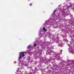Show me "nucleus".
I'll return each mask as SVG.
<instances>
[{"label": "nucleus", "mask_w": 74, "mask_h": 74, "mask_svg": "<svg viewBox=\"0 0 74 74\" xmlns=\"http://www.w3.org/2000/svg\"><path fill=\"white\" fill-rule=\"evenodd\" d=\"M57 56H56V57H55V58H59V56H60V54H57Z\"/></svg>", "instance_id": "2"}, {"label": "nucleus", "mask_w": 74, "mask_h": 74, "mask_svg": "<svg viewBox=\"0 0 74 74\" xmlns=\"http://www.w3.org/2000/svg\"><path fill=\"white\" fill-rule=\"evenodd\" d=\"M37 45V44L36 43L34 44V47H36Z\"/></svg>", "instance_id": "7"}, {"label": "nucleus", "mask_w": 74, "mask_h": 74, "mask_svg": "<svg viewBox=\"0 0 74 74\" xmlns=\"http://www.w3.org/2000/svg\"><path fill=\"white\" fill-rule=\"evenodd\" d=\"M31 48V45H29L28 47V48Z\"/></svg>", "instance_id": "5"}, {"label": "nucleus", "mask_w": 74, "mask_h": 74, "mask_svg": "<svg viewBox=\"0 0 74 74\" xmlns=\"http://www.w3.org/2000/svg\"><path fill=\"white\" fill-rule=\"evenodd\" d=\"M43 30H44L45 32H46V31H47V29H45V27H43Z\"/></svg>", "instance_id": "3"}, {"label": "nucleus", "mask_w": 74, "mask_h": 74, "mask_svg": "<svg viewBox=\"0 0 74 74\" xmlns=\"http://www.w3.org/2000/svg\"><path fill=\"white\" fill-rule=\"evenodd\" d=\"M70 7H72V5H70L69 6L68 8H70Z\"/></svg>", "instance_id": "6"}, {"label": "nucleus", "mask_w": 74, "mask_h": 74, "mask_svg": "<svg viewBox=\"0 0 74 74\" xmlns=\"http://www.w3.org/2000/svg\"><path fill=\"white\" fill-rule=\"evenodd\" d=\"M26 53V52L25 51L21 52L19 55L20 56L18 57V60H21L25 56V54Z\"/></svg>", "instance_id": "1"}, {"label": "nucleus", "mask_w": 74, "mask_h": 74, "mask_svg": "<svg viewBox=\"0 0 74 74\" xmlns=\"http://www.w3.org/2000/svg\"><path fill=\"white\" fill-rule=\"evenodd\" d=\"M32 3H31L29 5H30V6H32Z\"/></svg>", "instance_id": "8"}, {"label": "nucleus", "mask_w": 74, "mask_h": 74, "mask_svg": "<svg viewBox=\"0 0 74 74\" xmlns=\"http://www.w3.org/2000/svg\"><path fill=\"white\" fill-rule=\"evenodd\" d=\"M56 10H57V9H56L54 11H53V14H55V12H56Z\"/></svg>", "instance_id": "4"}, {"label": "nucleus", "mask_w": 74, "mask_h": 74, "mask_svg": "<svg viewBox=\"0 0 74 74\" xmlns=\"http://www.w3.org/2000/svg\"><path fill=\"white\" fill-rule=\"evenodd\" d=\"M55 58V57H53V59H55L56 58Z\"/></svg>", "instance_id": "9"}, {"label": "nucleus", "mask_w": 74, "mask_h": 74, "mask_svg": "<svg viewBox=\"0 0 74 74\" xmlns=\"http://www.w3.org/2000/svg\"><path fill=\"white\" fill-rule=\"evenodd\" d=\"M60 5H59L58 7H60Z\"/></svg>", "instance_id": "10"}]
</instances>
